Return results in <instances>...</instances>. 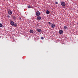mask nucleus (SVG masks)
Returning a JSON list of instances; mask_svg holds the SVG:
<instances>
[{
  "label": "nucleus",
  "mask_w": 78,
  "mask_h": 78,
  "mask_svg": "<svg viewBox=\"0 0 78 78\" xmlns=\"http://www.w3.org/2000/svg\"><path fill=\"white\" fill-rule=\"evenodd\" d=\"M61 4L62 6H64L66 5V3L64 2H61Z\"/></svg>",
  "instance_id": "nucleus-1"
},
{
  "label": "nucleus",
  "mask_w": 78,
  "mask_h": 78,
  "mask_svg": "<svg viewBox=\"0 0 78 78\" xmlns=\"http://www.w3.org/2000/svg\"><path fill=\"white\" fill-rule=\"evenodd\" d=\"M10 24L12 26H14V23L13 21H10Z\"/></svg>",
  "instance_id": "nucleus-2"
},
{
  "label": "nucleus",
  "mask_w": 78,
  "mask_h": 78,
  "mask_svg": "<svg viewBox=\"0 0 78 78\" xmlns=\"http://www.w3.org/2000/svg\"><path fill=\"white\" fill-rule=\"evenodd\" d=\"M37 20H39L41 19V17L40 16H38L37 18Z\"/></svg>",
  "instance_id": "nucleus-3"
},
{
  "label": "nucleus",
  "mask_w": 78,
  "mask_h": 78,
  "mask_svg": "<svg viewBox=\"0 0 78 78\" xmlns=\"http://www.w3.org/2000/svg\"><path fill=\"white\" fill-rule=\"evenodd\" d=\"M27 7L28 8H33V7L30 5H27Z\"/></svg>",
  "instance_id": "nucleus-4"
},
{
  "label": "nucleus",
  "mask_w": 78,
  "mask_h": 78,
  "mask_svg": "<svg viewBox=\"0 0 78 78\" xmlns=\"http://www.w3.org/2000/svg\"><path fill=\"white\" fill-rule=\"evenodd\" d=\"M37 31L38 32H39V33H41L42 32V30L40 29H37Z\"/></svg>",
  "instance_id": "nucleus-5"
},
{
  "label": "nucleus",
  "mask_w": 78,
  "mask_h": 78,
  "mask_svg": "<svg viewBox=\"0 0 78 78\" xmlns=\"http://www.w3.org/2000/svg\"><path fill=\"white\" fill-rule=\"evenodd\" d=\"M51 27L52 28H54L55 27V24H53L51 25Z\"/></svg>",
  "instance_id": "nucleus-6"
},
{
  "label": "nucleus",
  "mask_w": 78,
  "mask_h": 78,
  "mask_svg": "<svg viewBox=\"0 0 78 78\" xmlns=\"http://www.w3.org/2000/svg\"><path fill=\"white\" fill-rule=\"evenodd\" d=\"M36 15L37 16H39L40 15V12H36Z\"/></svg>",
  "instance_id": "nucleus-7"
},
{
  "label": "nucleus",
  "mask_w": 78,
  "mask_h": 78,
  "mask_svg": "<svg viewBox=\"0 0 78 78\" xmlns=\"http://www.w3.org/2000/svg\"><path fill=\"white\" fill-rule=\"evenodd\" d=\"M58 33L59 34H62V33H63V31L62 30H60L59 31Z\"/></svg>",
  "instance_id": "nucleus-8"
},
{
  "label": "nucleus",
  "mask_w": 78,
  "mask_h": 78,
  "mask_svg": "<svg viewBox=\"0 0 78 78\" xmlns=\"http://www.w3.org/2000/svg\"><path fill=\"white\" fill-rule=\"evenodd\" d=\"M46 14H50V11L48 10H47L46 11Z\"/></svg>",
  "instance_id": "nucleus-9"
},
{
  "label": "nucleus",
  "mask_w": 78,
  "mask_h": 78,
  "mask_svg": "<svg viewBox=\"0 0 78 78\" xmlns=\"http://www.w3.org/2000/svg\"><path fill=\"white\" fill-rule=\"evenodd\" d=\"M8 13L9 14H10V15H11V14H12V11H11V10H9V12H8Z\"/></svg>",
  "instance_id": "nucleus-10"
},
{
  "label": "nucleus",
  "mask_w": 78,
  "mask_h": 78,
  "mask_svg": "<svg viewBox=\"0 0 78 78\" xmlns=\"http://www.w3.org/2000/svg\"><path fill=\"white\" fill-rule=\"evenodd\" d=\"M14 26L15 27H16L17 26V23H14Z\"/></svg>",
  "instance_id": "nucleus-11"
},
{
  "label": "nucleus",
  "mask_w": 78,
  "mask_h": 78,
  "mask_svg": "<svg viewBox=\"0 0 78 78\" xmlns=\"http://www.w3.org/2000/svg\"><path fill=\"white\" fill-rule=\"evenodd\" d=\"M30 32L31 33H33V30H30Z\"/></svg>",
  "instance_id": "nucleus-12"
},
{
  "label": "nucleus",
  "mask_w": 78,
  "mask_h": 78,
  "mask_svg": "<svg viewBox=\"0 0 78 78\" xmlns=\"http://www.w3.org/2000/svg\"><path fill=\"white\" fill-rule=\"evenodd\" d=\"M12 17L13 19H14V20H16V17L15 16H13Z\"/></svg>",
  "instance_id": "nucleus-13"
},
{
  "label": "nucleus",
  "mask_w": 78,
  "mask_h": 78,
  "mask_svg": "<svg viewBox=\"0 0 78 78\" xmlns=\"http://www.w3.org/2000/svg\"><path fill=\"white\" fill-rule=\"evenodd\" d=\"M64 28L65 30L67 29V27L66 26H64Z\"/></svg>",
  "instance_id": "nucleus-14"
},
{
  "label": "nucleus",
  "mask_w": 78,
  "mask_h": 78,
  "mask_svg": "<svg viewBox=\"0 0 78 78\" xmlns=\"http://www.w3.org/2000/svg\"><path fill=\"white\" fill-rule=\"evenodd\" d=\"M3 26V24L2 23H0V27H2V26Z\"/></svg>",
  "instance_id": "nucleus-15"
},
{
  "label": "nucleus",
  "mask_w": 78,
  "mask_h": 78,
  "mask_svg": "<svg viewBox=\"0 0 78 78\" xmlns=\"http://www.w3.org/2000/svg\"><path fill=\"white\" fill-rule=\"evenodd\" d=\"M48 23L49 25H51V23L50 22H48Z\"/></svg>",
  "instance_id": "nucleus-16"
},
{
  "label": "nucleus",
  "mask_w": 78,
  "mask_h": 78,
  "mask_svg": "<svg viewBox=\"0 0 78 78\" xmlns=\"http://www.w3.org/2000/svg\"><path fill=\"white\" fill-rule=\"evenodd\" d=\"M55 3L56 4H58V2H55Z\"/></svg>",
  "instance_id": "nucleus-17"
},
{
  "label": "nucleus",
  "mask_w": 78,
  "mask_h": 78,
  "mask_svg": "<svg viewBox=\"0 0 78 78\" xmlns=\"http://www.w3.org/2000/svg\"><path fill=\"white\" fill-rule=\"evenodd\" d=\"M58 6H61V4H59L58 5Z\"/></svg>",
  "instance_id": "nucleus-18"
},
{
  "label": "nucleus",
  "mask_w": 78,
  "mask_h": 78,
  "mask_svg": "<svg viewBox=\"0 0 78 78\" xmlns=\"http://www.w3.org/2000/svg\"><path fill=\"white\" fill-rule=\"evenodd\" d=\"M7 17H9H9H10L9 15H8V16H7Z\"/></svg>",
  "instance_id": "nucleus-19"
},
{
  "label": "nucleus",
  "mask_w": 78,
  "mask_h": 78,
  "mask_svg": "<svg viewBox=\"0 0 78 78\" xmlns=\"http://www.w3.org/2000/svg\"><path fill=\"white\" fill-rule=\"evenodd\" d=\"M41 39H44V37H41Z\"/></svg>",
  "instance_id": "nucleus-20"
},
{
  "label": "nucleus",
  "mask_w": 78,
  "mask_h": 78,
  "mask_svg": "<svg viewBox=\"0 0 78 78\" xmlns=\"http://www.w3.org/2000/svg\"><path fill=\"white\" fill-rule=\"evenodd\" d=\"M20 20H22V19H21V18H20Z\"/></svg>",
  "instance_id": "nucleus-21"
}]
</instances>
